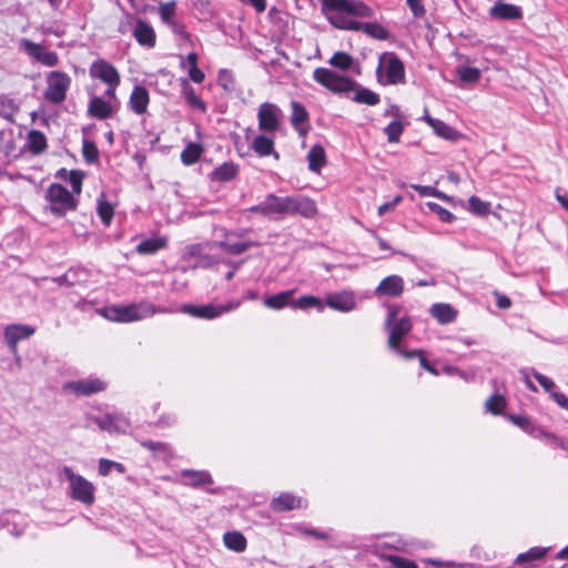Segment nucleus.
<instances>
[{"label": "nucleus", "mask_w": 568, "mask_h": 568, "mask_svg": "<svg viewBox=\"0 0 568 568\" xmlns=\"http://www.w3.org/2000/svg\"><path fill=\"white\" fill-rule=\"evenodd\" d=\"M133 36H153V30L148 23L139 21L134 29Z\"/></svg>", "instance_id": "e2e57ef3"}, {"label": "nucleus", "mask_w": 568, "mask_h": 568, "mask_svg": "<svg viewBox=\"0 0 568 568\" xmlns=\"http://www.w3.org/2000/svg\"><path fill=\"white\" fill-rule=\"evenodd\" d=\"M21 45L28 55L34 61L45 67H54L58 64L59 59L54 51L30 40H23Z\"/></svg>", "instance_id": "2eb2a0df"}, {"label": "nucleus", "mask_w": 568, "mask_h": 568, "mask_svg": "<svg viewBox=\"0 0 568 568\" xmlns=\"http://www.w3.org/2000/svg\"><path fill=\"white\" fill-rule=\"evenodd\" d=\"M490 16L496 19H518L521 17V10L519 7L509 3L497 2L490 9Z\"/></svg>", "instance_id": "b1692460"}, {"label": "nucleus", "mask_w": 568, "mask_h": 568, "mask_svg": "<svg viewBox=\"0 0 568 568\" xmlns=\"http://www.w3.org/2000/svg\"><path fill=\"white\" fill-rule=\"evenodd\" d=\"M150 102V95L148 90L144 87L135 85L130 95L129 104L131 110L135 114H143L146 112L148 105Z\"/></svg>", "instance_id": "aec40b11"}, {"label": "nucleus", "mask_w": 568, "mask_h": 568, "mask_svg": "<svg viewBox=\"0 0 568 568\" xmlns=\"http://www.w3.org/2000/svg\"><path fill=\"white\" fill-rule=\"evenodd\" d=\"M190 79L195 83H202L204 81V72L197 68V65H193L187 69Z\"/></svg>", "instance_id": "052dcab7"}, {"label": "nucleus", "mask_w": 568, "mask_h": 568, "mask_svg": "<svg viewBox=\"0 0 568 568\" xmlns=\"http://www.w3.org/2000/svg\"><path fill=\"white\" fill-rule=\"evenodd\" d=\"M176 423V416L173 413H166L160 416V418L156 422V425L159 427H171L175 425Z\"/></svg>", "instance_id": "bf43d9fd"}, {"label": "nucleus", "mask_w": 568, "mask_h": 568, "mask_svg": "<svg viewBox=\"0 0 568 568\" xmlns=\"http://www.w3.org/2000/svg\"><path fill=\"white\" fill-rule=\"evenodd\" d=\"M351 62H352V59L351 57L347 54V53H344V52H337L335 53L331 60H329V63L333 65V67H336L341 70H346L349 68L351 65Z\"/></svg>", "instance_id": "8fccbe9b"}, {"label": "nucleus", "mask_w": 568, "mask_h": 568, "mask_svg": "<svg viewBox=\"0 0 568 568\" xmlns=\"http://www.w3.org/2000/svg\"><path fill=\"white\" fill-rule=\"evenodd\" d=\"M548 434L549 433L546 432L544 428L532 425L531 429H529L528 435H530L531 437H534L536 439L545 440L547 438Z\"/></svg>", "instance_id": "338daca9"}, {"label": "nucleus", "mask_w": 568, "mask_h": 568, "mask_svg": "<svg viewBox=\"0 0 568 568\" xmlns=\"http://www.w3.org/2000/svg\"><path fill=\"white\" fill-rule=\"evenodd\" d=\"M308 168L313 172H318L325 164V151L321 145H314L307 153Z\"/></svg>", "instance_id": "2f4dec72"}, {"label": "nucleus", "mask_w": 568, "mask_h": 568, "mask_svg": "<svg viewBox=\"0 0 568 568\" xmlns=\"http://www.w3.org/2000/svg\"><path fill=\"white\" fill-rule=\"evenodd\" d=\"M215 246L221 247L226 253L231 255H241L242 253L246 252L248 248H251L254 243L253 242H234L232 240V236L230 234L226 235V239L224 241L215 242Z\"/></svg>", "instance_id": "393cba45"}, {"label": "nucleus", "mask_w": 568, "mask_h": 568, "mask_svg": "<svg viewBox=\"0 0 568 568\" xmlns=\"http://www.w3.org/2000/svg\"><path fill=\"white\" fill-rule=\"evenodd\" d=\"M307 119L308 113L305 108L301 103L293 101L291 123L300 132V134L305 133L303 125L307 122Z\"/></svg>", "instance_id": "cd10ccee"}, {"label": "nucleus", "mask_w": 568, "mask_h": 568, "mask_svg": "<svg viewBox=\"0 0 568 568\" xmlns=\"http://www.w3.org/2000/svg\"><path fill=\"white\" fill-rule=\"evenodd\" d=\"M251 148L261 158L270 155H273L275 159L280 158L278 153L275 151L273 138L265 132L253 139Z\"/></svg>", "instance_id": "6ab92c4d"}, {"label": "nucleus", "mask_w": 568, "mask_h": 568, "mask_svg": "<svg viewBox=\"0 0 568 568\" xmlns=\"http://www.w3.org/2000/svg\"><path fill=\"white\" fill-rule=\"evenodd\" d=\"M404 126L400 121H392L386 128L385 133L387 135V140L390 143H395L399 141V138L403 133Z\"/></svg>", "instance_id": "c03bdc74"}, {"label": "nucleus", "mask_w": 568, "mask_h": 568, "mask_svg": "<svg viewBox=\"0 0 568 568\" xmlns=\"http://www.w3.org/2000/svg\"><path fill=\"white\" fill-rule=\"evenodd\" d=\"M426 205L433 213L438 215L442 222L450 223L455 220V215L439 204L435 202H427Z\"/></svg>", "instance_id": "49530a36"}, {"label": "nucleus", "mask_w": 568, "mask_h": 568, "mask_svg": "<svg viewBox=\"0 0 568 568\" xmlns=\"http://www.w3.org/2000/svg\"><path fill=\"white\" fill-rule=\"evenodd\" d=\"M323 10L329 22L341 30L362 32L366 36H386L376 22H361L355 18H369L373 10L358 0H322Z\"/></svg>", "instance_id": "f257e3e1"}, {"label": "nucleus", "mask_w": 568, "mask_h": 568, "mask_svg": "<svg viewBox=\"0 0 568 568\" xmlns=\"http://www.w3.org/2000/svg\"><path fill=\"white\" fill-rule=\"evenodd\" d=\"M457 74H458L460 81L466 82V83H475L480 78L479 69L471 68V67H459L457 69Z\"/></svg>", "instance_id": "79ce46f5"}, {"label": "nucleus", "mask_w": 568, "mask_h": 568, "mask_svg": "<svg viewBox=\"0 0 568 568\" xmlns=\"http://www.w3.org/2000/svg\"><path fill=\"white\" fill-rule=\"evenodd\" d=\"M282 110L274 103L264 102L257 110L258 129L262 132L272 134L280 129Z\"/></svg>", "instance_id": "f8f14e48"}, {"label": "nucleus", "mask_w": 568, "mask_h": 568, "mask_svg": "<svg viewBox=\"0 0 568 568\" xmlns=\"http://www.w3.org/2000/svg\"><path fill=\"white\" fill-rule=\"evenodd\" d=\"M224 545L236 552H241L246 548V539L239 531H229L223 537Z\"/></svg>", "instance_id": "7c9ffc66"}, {"label": "nucleus", "mask_w": 568, "mask_h": 568, "mask_svg": "<svg viewBox=\"0 0 568 568\" xmlns=\"http://www.w3.org/2000/svg\"><path fill=\"white\" fill-rule=\"evenodd\" d=\"M406 1L415 16H422L424 13V7L422 3V0H406Z\"/></svg>", "instance_id": "774afa93"}, {"label": "nucleus", "mask_w": 568, "mask_h": 568, "mask_svg": "<svg viewBox=\"0 0 568 568\" xmlns=\"http://www.w3.org/2000/svg\"><path fill=\"white\" fill-rule=\"evenodd\" d=\"M425 562L429 564V565H434V566H445V567H449V568H479L478 565H475V564H459V562H454V561H447V562H443V561H438V560H435V559H426Z\"/></svg>", "instance_id": "5fc2aeb1"}, {"label": "nucleus", "mask_w": 568, "mask_h": 568, "mask_svg": "<svg viewBox=\"0 0 568 568\" xmlns=\"http://www.w3.org/2000/svg\"><path fill=\"white\" fill-rule=\"evenodd\" d=\"M506 407V399L500 394L491 395L485 403V408L488 413L494 415L500 414Z\"/></svg>", "instance_id": "ea45409f"}, {"label": "nucleus", "mask_w": 568, "mask_h": 568, "mask_svg": "<svg viewBox=\"0 0 568 568\" xmlns=\"http://www.w3.org/2000/svg\"><path fill=\"white\" fill-rule=\"evenodd\" d=\"M45 199L50 203V211L58 216L64 215L68 211L74 210L77 206L72 193L58 183H53L49 186Z\"/></svg>", "instance_id": "1a4fd4ad"}, {"label": "nucleus", "mask_w": 568, "mask_h": 568, "mask_svg": "<svg viewBox=\"0 0 568 568\" xmlns=\"http://www.w3.org/2000/svg\"><path fill=\"white\" fill-rule=\"evenodd\" d=\"M292 295L293 291H285L275 295L267 296L264 300V305L268 308L282 310L288 305Z\"/></svg>", "instance_id": "72a5a7b5"}, {"label": "nucleus", "mask_w": 568, "mask_h": 568, "mask_svg": "<svg viewBox=\"0 0 568 568\" xmlns=\"http://www.w3.org/2000/svg\"><path fill=\"white\" fill-rule=\"evenodd\" d=\"M432 128L437 135L446 140H454L457 136V132L452 126H449L448 124L440 120L432 121Z\"/></svg>", "instance_id": "a19ab883"}, {"label": "nucleus", "mask_w": 568, "mask_h": 568, "mask_svg": "<svg viewBox=\"0 0 568 568\" xmlns=\"http://www.w3.org/2000/svg\"><path fill=\"white\" fill-rule=\"evenodd\" d=\"M252 213H258L268 219L277 220L284 215L301 214L312 217L316 214V204L306 196H277L268 194L260 204L248 209Z\"/></svg>", "instance_id": "f03ea898"}, {"label": "nucleus", "mask_w": 568, "mask_h": 568, "mask_svg": "<svg viewBox=\"0 0 568 568\" xmlns=\"http://www.w3.org/2000/svg\"><path fill=\"white\" fill-rule=\"evenodd\" d=\"M69 182L73 192L80 194L82 186V174L77 171L70 172Z\"/></svg>", "instance_id": "13d9d810"}, {"label": "nucleus", "mask_w": 568, "mask_h": 568, "mask_svg": "<svg viewBox=\"0 0 568 568\" xmlns=\"http://www.w3.org/2000/svg\"><path fill=\"white\" fill-rule=\"evenodd\" d=\"M89 71L92 78L99 79L106 84V90L104 92L105 98L116 100L115 91L120 84V74L118 70L105 60L99 59L91 64Z\"/></svg>", "instance_id": "6e6552de"}, {"label": "nucleus", "mask_w": 568, "mask_h": 568, "mask_svg": "<svg viewBox=\"0 0 568 568\" xmlns=\"http://www.w3.org/2000/svg\"><path fill=\"white\" fill-rule=\"evenodd\" d=\"M242 304L241 300L229 301L225 304L209 303L202 305L184 304L181 306L180 312L187 314L192 317L201 320H214L229 312L239 308Z\"/></svg>", "instance_id": "423d86ee"}, {"label": "nucleus", "mask_w": 568, "mask_h": 568, "mask_svg": "<svg viewBox=\"0 0 568 568\" xmlns=\"http://www.w3.org/2000/svg\"><path fill=\"white\" fill-rule=\"evenodd\" d=\"M412 189L417 191L422 196H433L435 194V187L419 184H410Z\"/></svg>", "instance_id": "69168bd1"}, {"label": "nucleus", "mask_w": 568, "mask_h": 568, "mask_svg": "<svg viewBox=\"0 0 568 568\" xmlns=\"http://www.w3.org/2000/svg\"><path fill=\"white\" fill-rule=\"evenodd\" d=\"M112 101L113 100L105 98V95L103 98L92 97L88 106L89 114L99 120H105L110 118L114 112Z\"/></svg>", "instance_id": "f3484780"}, {"label": "nucleus", "mask_w": 568, "mask_h": 568, "mask_svg": "<svg viewBox=\"0 0 568 568\" xmlns=\"http://www.w3.org/2000/svg\"><path fill=\"white\" fill-rule=\"evenodd\" d=\"M180 476L187 479L183 483L184 485L192 487H200L213 483L211 474L206 470L183 469L180 471Z\"/></svg>", "instance_id": "5701e85b"}, {"label": "nucleus", "mask_w": 568, "mask_h": 568, "mask_svg": "<svg viewBox=\"0 0 568 568\" xmlns=\"http://www.w3.org/2000/svg\"><path fill=\"white\" fill-rule=\"evenodd\" d=\"M468 207L470 212L478 215H486L489 212V204L475 195L468 200Z\"/></svg>", "instance_id": "de8ad7c7"}, {"label": "nucleus", "mask_w": 568, "mask_h": 568, "mask_svg": "<svg viewBox=\"0 0 568 568\" xmlns=\"http://www.w3.org/2000/svg\"><path fill=\"white\" fill-rule=\"evenodd\" d=\"M313 78L316 82L328 89L334 93H347L355 89V82L351 79L339 75L338 73L326 69L317 68L313 72Z\"/></svg>", "instance_id": "9d476101"}, {"label": "nucleus", "mask_w": 568, "mask_h": 568, "mask_svg": "<svg viewBox=\"0 0 568 568\" xmlns=\"http://www.w3.org/2000/svg\"><path fill=\"white\" fill-rule=\"evenodd\" d=\"M112 470H116L119 474H123V473H125V467L121 463H118V462H114V460H110V459H106V458H101L99 460V465H98L99 475L105 477Z\"/></svg>", "instance_id": "4c0bfd02"}, {"label": "nucleus", "mask_w": 568, "mask_h": 568, "mask_svg": "<svg viewBox=\"0 0 568 568\" xmlns=\"http://www.w3.org/2000/svg\"><path fill=\"white\" fill-rule=\"evenodd\" d=\"M71 83L70 77L61 71H52L47 77L45 99L51 103H61L67 97Z\"/></svg>", "instance_id": "9b49d317"}, {"label": "nucleus", "mask_w": 568, "mask_h": 568, "mask_svg": "<svg viewBox=\"0 0 568 568\" xmlns=\"http://www.w3.org/2000/svg\"><path fill=\"white\" fill-rule=\"evenodd\" d=\"M399 310L396 307H389L386 327L389 332L388 346L390 349L397 352L404 357L410 358L417 355V352L402 351L399 347L400 341L412 329V321L408 316H398Z\"/></svg>", "instance_id": "39448f33"}, {"label": "nucleus", "mask_w": 568, "mask_h": 568, "mask_svg": "<svg viewBox=\"0 0 568 568\" xmlns=\"http://www.w3.org/2000/svg\"><path fill=\"white\" fill-rule=\"evenodd\" d=\"M182 93L185 101L191 108L205 112V103L196 95L195 90L187 84L186 80H183Z\"/></svg>", "instance_id": "c9c22d12"}, {"label": "nucleus", "mask_w": 568, "mask_h": 568, "mask_svg": "<svg viewBox=\"0 0 568 568\" xmlns=\"http://www.w3.org/2000/svg\"><path fill=\"white\" fill-rule=\"evenodd\" d=\"M203 152V148L199 143H187L181 153V161L185 165L196 163Z\"/></svg>", "instance_id": "473e14b6"}, {"label": "nucleus", "mask_w": 568, "mask_h": 568, "mask_svg": "<svg viewBox=\"0 0 568 568\" xmlns=\"http://www.w3.org/2000/svg\"><path fill=\"white\" fill-rule=\"evenodd\" d=\"M550 396L557 403L558 406L568 410V397L565 394L552 392Z\"/></svg>", "instance_id": "0e129e2a"}, {"label": "nucleus", "mask_w": 568, "mask_h": 568, "mask_svg": "<svg viewBox=\"0 0 568 568\" xmlns=\"http://www.w3.org/2000/svg\"><path fill=\"white\" fill-rule=\"evenodd\" d=\"M175 10L176 6L174 1L162 3L159 8L161 19L168 24H175Z\"/></svg>", "instance_id": "37998d69"}, {"label": "nucleus", "mask_w": 568, "mask_h": 568, "mask_svg": "<svg viewBox=\"0 0 568 568\" xmlns=\"http://www.w3.org/2000/svg\"><path fill=\"white\" fill-rule=\"evenodd\" d=\"M82 151H83V156L87 162L94 163L98 161L99 151L93 142L84 141Z\"/></svg>", "instance_id": "3c124183"}, {"label": "nucleus", "mask_w": 568, "mask_h": 568, "mask_svg": "<svg viewBox=\"0 0 568 568\" xmlns=\"http://www.w3.org/2000/svg\"><path fill=\"white\" fill-rule=\"evenodd\" d=\"M532 375L546 392H551V389L555 387L554 381L550 379L549 377L536 371H534Z\"/></svg>", "instance_id": "4d7b16f0"}, {"label": "nucleus", "mask_w": 568, "mask_h": 568, "mask_svg": "<svg viewBox=\"0 0 568 568\" xmlns=\"http://www.w3.org/2000/svg\"><path fill=\"white\" fill-rule=\"evenodd\" d=\"M36 332V328L30 325L24 324H11L4 328V339L8 344L10 352L16 356L17 362H20V356L18 355L17 344L32 336Z\"/></svg>", "instance_id": "4468645a"}, {"label": "nucleus", "mask_w": 568, "mask_h": 568, "mask_svg": "<svg viewBox=\"0 0 568 568\" xmlns=\"http://www.w3.org/2000/svg\"><path fill=\"white\" fill-rule=\"evenodd\" d=\"M165 307H155L149 302H141L130 305H112L105 307L102 312L103 316L112 322L130 323L145 320L156 313H171Z\"/></svg>", "instance_id": "7ed1b4c3"}, {"label": "nucleus", "mask_w": 568, "mask_h": 568, "mask_svg": "<svg viewBox=\"0 0 568 568\" xmlns=\"http://www.w3.org/2000/svg\"><path fill=\"white\" fill-rule=\"evenodd\" d=\"M509 420L521 428L525 433L529 434V429L532 427L531 420L527 416L523 415H509Z\"/></svg>", "instance_id": "864d4df0"}, {"label": "nucleus", "mask_w": 568, "mask_h": 568, "mask_svg": "<svg viewBox=\"0 0 568 568\" xmlns=\"http://www.w3.org/2000/svg\"><path fill=\"white\" fill-rule=\"evenodd\" d=\"M60 474L64 476L68 485L67 496L84 506H92L95 503V486L80 474H77L70 466H63Z\"/></svg>", "instance_id": "20e7f679"}, {"label": "nucleus", "mask_w": 568, "mask_h": 568, "mask_svg": "<svg viewBox=\"0 0 568 568\" xmlns=\"http://www.w3.org/2000/svg\"><path fill=\"white\" fill-rule=\"evenodd\" d=\"M28 149L33 154H40L47 148L45 135L39 130H31L27 138Z\"/></svg>", "instance_id": "c756f323"}, {"label": "nucleus", "mask_w": 568, "mask_h": 568, "mask_svg": "<svg viewBox=\"0 0 568 568\" xmlns=\"http://www.w3.org/2000/svg\"><path fill=\"white\" fill-rule=\"evenodd\" d=\"M404 291V280L399 275H389L381 281L375 290L378 296H399Z\"/></svg>", "instance_id": "a211bd4d"}, {"label": "nucleus", "mask_w": 568, "mask_h": 568, "mask_svg": "<svg viewBox=\"0 0 568 568\" xmlns=\"http://www.w3.org/2000/svg\"><path fill=\"white\" fill-rule=\"evenodd\" d=\"M549 550L550 547H532L528 551L519 554L515 559V564L521 565L528 561L539 560L544 558Z\"/></svg>", "instance_id": "f704fd0d"}, {"label": "nucleus", "mask_w": 568, "mask_h": 568, "mask_svg": "<svg viewBox=\"0 0 568 568\" xmlns=\"http://www.w3.org/2000/svg\"><path fill=\"white\" fill-rule=\"evenodd\" d=\"M106 383L98 377H88L78 381H70L63 384V390L77 396H91L103 392Z\"/></svg>", "instance_id": "ddd939ff"}, {"label": "nucleus", "mask_w": 568, "mask_h": 568, "mask_svg": "<svg viewBox=\"0 0 568 568\" xmlns=\"http://www.w3.org/2000/svg\"><path fill=\"white\" fill-rule=\"evenodd\" d=\"M193 65H197V54L195 52L189 53L185 58L181 57L180 67L182 69H189Z\"/></svg>", "instance_id": "680f3d73"}, {"label": "nucleus", "mask_w": 568, "mask_h": 568, "mask_svg": "<svg viewBox=\"0 0 568 568\" xmlns=\"http://www.w3.org/2000/svg\"><path fill=\"white\" fill-rule=\"evenodd\" d=\"M93 420L101 430L113 433L112 432V423H111V414H105L103 416L94 417Z\"/></svg>", "instance_id": "6e6d98bb"}, {"label": "nucleus", "mask_w": 568, "mask_h": 568, "mask_svg": "<svg viewBox=\"0 0 568 568\" xmlns=\"http://www.w3.org/2000/svg\"><path fill=\"white\" fill-rule=\"evenodd\" d=\"M239 173V166L233 162H224L216 166L212 172V180L219 182H229Z\"/></svg>", "instance_id": "a878e982"}, {"label": "nucleus", "mask_w": 568, "mask_h": 568, "mask_svg": "<svg viewBox=\"0 0 568 568\" xmlns=\"http://www.w3.org/2000/svg\"><path fill=\"white\" fill-rule=\"evenodd\" d=\"M325 302L328 307L342 313H348L356 308L355 295L349 291L327 294Z\"/></svg>", "instance_id": "dca6fc26"}, {"label": "nucleus", "mask_w": 568, "mask_h": 568, "mask_svg": "<svg viewBox=\"0 0 568 568\" xmlns=\"http://www.w3.org/2000/svg\"><path fill=\"white\" fill-rule=\"evenodd\" d=\"M294 308L308 310L311 307L317 308L320 312L324 310V304L318 297L305 295L292 302Z\"/></svg>", "instance_id": "e433bc0d"}, {"label": "nucleus", "mask_w": 568, "mask_h": 568, "mask_svg": "<svg viewBox=\"0 0 568 568\" xmlns=\"http://www.w3.org/2000/svg\"><path fill=\"white\" fill-rule=\"evenodd\" d=\"M98 214L104 225H109L113 217V207L110 203L100 201L98 204Z\"/></svg>", "instance_id": "09e8293b"}, {"label": "nucleus", "mask_w": 568, "mask_h": 568, "mask_svg": "<svg viewBox=\"0 0 568 568\" xmlns=\"http://www.w3.org/2000/svg\"><path fill=\"white\" fill-rule=\"evenodd\" d=\"M353 100L357 103H364L367 105H376L379 102V95L366 88L356 90Z\"/></svg>", "instance_id": "58836bf2"}, {"label": "nucleus", "mask_w": 568, "mask_h": 568, "mask_svg": "<svg viewBox=\"0 0 568 568\" xmlns=\"http://www.w3.org/2000/svg\"><path fill=\"white\" fill-rule=\"evenodd\" d=\"M18 111L19 105L13 99L7 95H0V118L10 123H14V115Z\"/></svg>", "instance_id": "c85d7f7f"}, {"label": "nucleus", "mask_w": 568, "mask_h": 568, "mask_svg": "<svg viewBox=\"0 0 568 568\" xmlns=\"http://www.w3.org/2000/svg\"><path fill=\"white\" fill-rule=\"evenodd\" d=\"M166 245L163 237H151L141 241L136 246V252L141 255H151L162 250Z\"/></svg>", "instance_id": "bb28decb"}, {"label": "nucleus", "mask_w": 568, "mask_h": 568, "mask_svg": "<svg viewBox=\"0 0 568 568\" xmlns=\"http://www.w3.org/2000/svg\"><path fill=\"white\" fill-rule=\"evenodd\" d=\"M377 75L385 85L402 83L405 79L404 64L394 53H383L379 57Z\"/></svg>", "instance_id": "0eeeda50"}, {"label": "nucleus", "mask_w": 568, "mask_h": 568, "mask_svg": "<svg viewBox=\"0 0 568 568\" xmlns=\"http://www.w3.org/2000/svg\"><path fill=\"white\" fill-rule=\"evenodd\" d=\"M429 313L442 325L453 323L458 314V312L448 303L433 304Z\"/></svg>", "instance_id": "412c9836"}, {"label": "nucleus", "mask_w": 568, "mask_h": 568, "mask_svg": "<svg viewBox=\"0 0 568 568\" xmlns=\"http://www.w3.org/2000/svg\"><path fill=\"white\" fill-rule=\"evenodd\" d=\"M112 432L124 434L130 427L129 419L122 414H111Z\"/></svg>", "instance_id": "a18cd8bd"}, {"label": "nucleus", "mask_w": 568, "mask_h": 568, "mask_svg": "<svg viewBox=\"0 0 568 568\" xmlns=\"http://www.w3.org/2000/svg\"><path fill=\"white\" fill-rule=\"evenodd\" d=\"M271 506L275 511H285L303 507V499L290 493H283L273 498Z\"/></svg>", "instance_id": "4be33fe9"}, {"label": "nucleus", "mask_w": 568, "mask_h": 568, "mask_svg": "<svg viewBox=\"0 0 568 568\" xmlns=\"http://www.w3.org/2000/svg\"><path fill=\"white\" fill-rule=\"evenodd\" d=\"M387 560L394 568H418L415 561L400 556L390 555L387 556Z\"/></svg>", "instance_id": "603ef678"}]
</instances>
